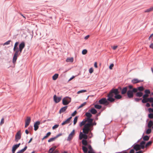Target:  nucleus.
<instances>
[{
    "mask_svg": "<svg viewBox=\"0 0 153 153\" xmlns=\"http://www.w3.org/2000/svg\"><path fill=\"white\" fill-rule=\"evenodd\" d=\"M120 91L121 95L125 96L128 92L127 87L126 86L122 88L119 86L117 88H113L110 91L107 95L108 100L110 102H114L115 99L119 100L121 99L122 96L119 94Z\"/></svg>",
    "mask_w": 153,
    "mask_h": 153,
    "instance_id": "1",
    "label": "nucleus"
},
{
    "mask_svg": "<svg viewBox=\"0 0 153 153\" xmlns=\"http://www.w3.org/2000/svg\"><path fill=\"white\" fill-rule=\"evenodd\" d=\"M93 130V128H89L84 126L83 128V132H80L79 139L82 140V139H87L88 137V134L89 131H91Z\"/></svg>",
    "mask_w": 153,
    "mask_h": 153,
    "instance_id": "2",
    "label": "nucleus"
},
{
    "mask_svg": "<svg viewBox=\"0 0 153 153\" xmlns=\"http://www.w3.org/2000/svg\"><path fill=\"white\" fill-rule=\"evenodd\" d=\"M71 101V99L69 97H64L62 100V104L64 105H68Z\"/></svg>",
    "mask_w": 153,
    "mask_h": 153,
    "instance_id": "3",
    "label": "nucleus"
},
{
    "mask_svg": "<svg viewBox=\"0 0 153 153\" xmlns=\"http://www.w3.org/2000/svg\"><path fill=\"white\" fill-rule=\"evenodd\" d=\"M94 120V118L90 117L86 119L87 123L84 125V126L86 127L89 128V127L91 126V125L92 124V123L93 122Z\"/></svg>",
    "mask_w": 153,
    "mask_h": 153,
    "instance_id": "4",
    "label": "nucleus"
},
{
    "mask_svg": "<svg viewBox=\"0 0 153 153\" xmlns=\"http://www.w3.org/2000/svg\"><path fill=\"white\" fill-rule=\"evenodd\" d=\"M127 98L129 99H131L134 96V94L131 91V90H128L126 94Z\"/></svg>",
    "mask_w": 153,
    "mask_h": 153,
    "instance_id": "5",
    "label": "nucleus"
},
{
    "mask_svg": "<svg viewBox=\"0 0 153 153\" xmlns=\"http://www.w3.org/2000/svg\"><path fill=\"white\" fill-rule=\"evenodd\" d=\"M21 132L20 131H19L17 132L15 135V140L16 142H18V141L21 139Z\"/></svg>",
    "mask_w": 153,
    "mask_h": 153,
    "instance_id": "6",
    "label": "nucleus"
},
{
    "mask_svg": "<svg viewBox=\"0 0 153 153\" xmlns=\"http://www.w3.org/2000/svg\"><path fill=\"white\" fill-rule=\"evenodd\" d=\"M75 130H73L72 131L69 135L67 138V140L68 141H70L73 138V137L74 135Z\"/></svg>",
    "mask_w": 153,
    "mask_h": 153,
    "instance_id": "7",
    "label": "nucleus"
},
{
    "mask_svg": "<svg viewBox=\"0 0 153 153\" xmlns=\"http://www.w3.org/2000/svg\"><path fill=\"white\" fill-rule=\"evenodd\" d=\"M133 147L136 151H137L140 149L139 144L137 143H134L131 147Z\"/></svg>",
    "mask_w": 153,
    "mask_h": 153,
    "instance_id": "8",
    "label": "nucleus"
},
{
    "mask_svg": "<svg viewBox=\"0 0 153 153\" xmlns=\"http://www.w3.org/2000/svg\"><path fill=\"white\" fill-rule=\"evenodd\" d=\"M53 99L55 102L57 103L61 101V97H57L56 95H54L53 96Z\"/></svg>",
    "mask_w": 153,
    "mask_h": 153,
    "instance_id": "9",
    "label": "nucleus"
},
{
    "mask_svg": "<svg viewBox=\"0 0 153 153\" xmlns=\"http://www.w3.org/2000/svg\"><path fill=\"white\" fill-rule=\"evenodd\" d=\"M31 121V118L29 117H27L25 120V128H27L29 125Z\"/></svg>",
    "mask_w": 153,
    "mask_h": 153,
    "instance_id": "10",
    "label": "nucleus"
},
{
    "mask_svg": "<svg viewBox=\"0 0 153 153\" xmlns=\"http://www.w3.org/2000/svg\"><path fill=\"white\" fill-rule=\"evenodd\" d=\"M40 124V122L39 121H36L34 124V130L37 131L39 128V125Z\"/></svg>",
    "mask_w": 153,
    "mask_h": 153,
    "instance_id": "11",
    "label": "nucleus"
},
{
    "mask_svg": "<svg viewBox=\"0 0 153 153\" xmlns=\"http://www.w3.org/2000/svg\"><path fill=\"white\" fill-rule=\"evenodd\" d=\"M107 102V100L105 98H102L98 101V103L100 104L104 105Z\"/></svg>",
    "mask_w": 153,
    "mask_h": 153,
    "instance_id": "12",
    "label": "nucleus"
},
{
    "mask_svg": "<svg viewBox=\"0 0 153 153\" xmlns=\"http://www.w3.org/2000/svg\"><path fill=\"white\" fill-rule=\"evenodd\" d=\"M20 145V143H19L18 144H16L14 145L12 149V153H15L16 149Z\"/></svg>",
    "mask_w": 153,
    "mask_h": 153,
    "instance_id": "13",
    "label": "nucleus"
},
{
    "mask_svg": "<svg viewBox=\"0 0 153 153\" xmlns=\"http://www.w3.org/2000/svg\"><path fill=\"white\" fill-rule=\"evenodd\" d=\"M144 133H143V134L142 138L143 139V141H144V142H146V141H148L150 138V136H148L147 135H146L144 136Z\"/></svg>",
    "mask_w": 153,
    "mask_h": 153,
    "instance_id": "14",
    "label": "nucleus"
},
{
    "mask_svg": "<svg viewBox=\"0 0 153 153\" xmlns=\"http://www.w3.org/2000/svg\"><path fill=\"white\" fill-rule=\"evenodd\" d=\"M146 142L142 141L140 143L139 145L140 149H144L145 148Z\"/></svg>",
    "mask_w": 153,
    "mask_h": 153,
    "instance_id": "15",
    "label": "nucleus"
},
{
    "mask_svg": "<svg viewBox=\"0 0 153 153\" xmlns=\"http://www.w3.org/2000/svg\"><path fill=\"white\" fill-rule=\"evenodd\" d=\"M85 115L86 117L85 118V119H87L91 117L92 116V114L90 112H89V110L88 112L85 113Z\"/></svg>",
    "mask_w": 153,
    "mask_h": 153,
    "instance_id": "16",
    "label": "nucleus"
},
{
    "mask_svg": "<svg viewBox=\"0 0 153 153\" xmlns=\"http://www.w3.org/2000/svg\"><path fill=\"white\" fill-rule=\"evenodd\" d=\"M72 118V117H70L69 118L67 119L65 121H63L62 123V125H64L70 122V120Z\"/></svg>",
    "mask_w": 153,
    "mask_h": 153,
    "instance_id": "17",
    "label": "nucleus"
},
{
    "mask_svg": "<svg viewBox=\"0 0 153 153\" xmlns=\"http://www.w3.org/2000/svg\"><path fill=\"white\" fill-rule=\"evenodd\" d=\"M89 112H90L91 113L93 114H95L97 112V110L94 108H92L89 110Z\"/></svg>",
    "mask_w": 153,
    "mask_h": 153,
    "instance_id": "18",
    "label": "nucleus"
},
{
    "mask_svg": "<svg viewBox=\"0 0 153 153\" xmlns=\"http://www.w3.org/2000/svg\"><path fill=\"white\" fill-rule=\"evenodd\" d=\"M68 107V106L65 105V106L61 108L59 111V113L61 114L62 113L64 112L66 110Z\"/></svg>",
    "mask_w": 153,
    "mask_h": 153,
    "instance_id": "19",
    "label": "nucleus"
},
{
    "mask_svg": "<svg viewBox=\"0 0 153 153\" xmlns=\"http://www.w3.org/2000/svg\"><path fill=\"white\" fill-rule=\"evenodd\" d=\"M143 93L142 92L138 91L135 94V96L137 97H142Z\"/></svg>",
    "mask_w": 153,
    "mask_h": 153,
    "instance_id": "20",
    "label": "nucleus"
},
{
    "mask_svg": "<svg viewBox=\"0 0 153 153\" xmlns=\"http://www.w3.org/2000/svg\"><path fill=\"white\" fill-rule=\"evenodd\" d=\"M25 46V42L22 41L19 45V48L23 49Z\"/></svg>",
    "mask_w": 153,
    "mask_h": 153,
    "instance_id": "21",
    "label": "nucleus"
},
{
    "mask_svg": "<svg viewBox=\"0 0 153 153\" xmlns=\"http://www.w3.org/2000/svg\"><path fill=\"white\" fill-rule=\"evenodd\" d=\"M19 44V42H16L14 44V48H13V50L14 51H15L16 50H17L19 48L18 47V45Z\"/></svg>",
    "mask_w": 153,
    "mask_h": 153,
    "instance_id": "22",
    "label": "nucleus"
},
{
    "mask_svg": "<svg viewBox=\"0 0 153 153\" xmlns=\"http://www.w3.org/2000/svg\"><path fill=\"white\" fill-rule=\"evenodd\" d=\"M153 126V121L151 120H150L148 122L147 125V126L149 128H151Z\"/></svg>",
    "mask_w": 153,
    "mask_h": 153,
    "instance_id": "23",
    "label": "nucleus"
},
{
    "mask_svg": "<svg viewBox=\"0 0 153 153\" xmlns=\"http://www.w3.org/2000/svg\"><path fill=\"white\" fill-rule=\"evenodd\" d=\"M17 57L18 56L13 55L12 59V62L14 64V65H15V64L16 63Z\"/></svg>",
    "mask_w": 153,
    "mask_h": 153,
    "instance_id": "24",
    "label": "nucleus"
},
{
    "mask_svg": "<svg viewBox=\"0 0 153 153\" xmlns=\"http://www.w3.org/2000/svg\"><path fill=\"white\" fill-rule=\"evenodd\" d=\"M86 122H87L86 119H85L83 120L81 122L79 123V126L81 127L83 125H85L86 124L85 123Z\"/></svg>",
    "mask_w": 153,
    "mask_h": 153,
    "instance_id": "25",
    "label": "nucleus"
},
{
    "mask_svg": "<svg viewBox=\"0 0 153 153\" xmlns=\"http://www.w3.org/2000/svg\"><path fill=\"white\" fill-rule=\"evenodd\" d=\"M153 141L152 140H150L147 142L145 144V148H147L148 146H150L152 143Z\"/></svg>",
    "mask_w": 153,
    "mask_h": 153,
    "instance_id": "26",
    "label": "nucleus"
},
{
    "mask_svg": "<svg viewBox=\"0 0 153 153\" xmlns=\"http://www.w3.org/2000/svg\"><path fill=\"white\" fill-rule=\"evenodd\" d=\"M137 90L139 91L142 92L145 89L144 88L142 85L137 87Z\"/></svg>",
    "mask_w": 153,
    "mask_h": 153,
    "instance_id": "27",
    "label": "nucleus"
},
{
    "mask_svg": "<svg viewBox=\"0 0 153 153\" xmlns=\"http://www.w3.org/2000/svg\"><path fill=\"white\" fill-rule=\"evenodd\" d=\"M82 149L84 153H87L88 152V149L85 146H82Z\"/></svg>",
    "mask_w": 153,
    "mask_h": 153,
    "instance_id": "28",
    "label": "nucleus"
},
{
    "mask_svg": "<svg viewBox=\"0 0 153 153\" xmlns=\"http://www.w3.org/2000/svg\"><path fill=\"white\" fill-rule=\"evenodd\" d=\"M139 80L137 78H134L131 81V82L134 84L138 83Z\"/></svg>",
    "mask_w": 153,
    "mask_h": 153,
    "instance_id": "29",
    "label": "nucleus"
},
{
    "mask_svg": "<svg viewBox=\"0 0 153 153\" xmlns=\"http://www.w3.org/2000/svg\"><path fill=\"white\" fill-rule=\"evenodd\" d=\"M73 60H74L73 58V57H71V58H67L66 59V61L67 62H73Z\"/></svg>",
    "mask_w": 153,
    "mask_h": 153,
    "instance_id": "30",
    "label": "nucleus"
},
{
    "mask_svg": "<svg viewBox=\"0 0 153 153\" xmlns=\"http://www.w3.org/2000/svg\"><path fill=\"white\" fill-rule=\"evenodd\" d=\"M87 139H82V145L86 146L88 144Z\"/></svg>",
    "mask_w": 153,
    "mask_h": 153,
    "instance_id": "31",
    "label": "nucleus"
},
{
    "mask_svg": "<svg viewBox=\"0 0 153 153\" xmlns=\"http://www.w3.org/2000/svg\"><path fill=\"white\" fill-rule=\"evenodd\" d=\"M59 76L57 74H55L52 76V79L53 80H55L57 79Z\"/></svg>",
    "mask_w": 153,
    "mask_h": 153,
    "instance_id": "32",
    "label": "nucleus"
},
{
    "mask_svg": "<svg viewBox=\"0 0 153 153\" xmlns=\"http://www.w3.org/2000/svg\"><path fill=\"white\" fill-rule=\"evenodd\" d=\"M94 107L95 108L98 109H100L102 107L101 105L97 104H95L94 105Z\"/></svg>",
    "mask_w": 153,
    "mask_h": 153,
    "instance_id": "33",
    "label": "nucleus"
},
{
    "mask_svg": "<svg viewBox=\"0 0 153 153\" xmlns=\"http://www.w3.org/2000/svg\"><path fill=\"white\" fill-rule=\"evenodd\" d=\"M152 132V129L151 128H149L146 129V134H150Z\"/></svg>",
    "mask_w": 153,
    "mask_h": 153,
    "instance_id": "34",
    "label": "nucleus"
},
{
    "mask_svg": "<svg viewBox=\"0 0 153 153\" xmlns=\"http://www.w3.org/2000/svg\"><path fill=\"white\" fill-rule=\"evenodd\" d=\"M148 97L145 98V99H143L142 100V102L143 103H145L148 102Z\"/></svg>",
    "mask_w": 153,
    "mask_h": 153,
    "instance_id": "35",
    "label": "nucleus"
},
{
    "mask_svg": "<svg viewBox=\"0 0 153 153\" xmlns=\"http://www.w3.org/2000/svg\"><path fill=\"white\" fill-rule=\"evenodd\" d=\"M153 10V7H151L150 8L147 9L144 11L145 13L149 12Z\"/></svg>",
    "mask_w": 153,
    "mask_h": 153,
    "instance_id": "36",
    "label": "nucleus"
},
{
    "mask_svg": "<svg viewBox=\"0 0 153 153\" xmlns=\"http://www.w3.org/2000/svg\"><path fill=\"white\" fill-rule=\"evenodd\" d=\"M97 125V123L94 121V122L92 123V124L91 125V126L89 127V128H93V126H96Z\"/></svg>",
    "mask_w": 153,
    "mask_h": 153,
    "instance_id": "37",
    "label": "nucleus"
},
{
    "mask_svg": "<svg viewBox=\"0 0 153 153\" xmlns=\"http://www.w3.org/2000/svg\"><path fill=\"white\" fill-rule=\"evenodd\" d=\"M144 93L149 95L151 93V91L149 89H146L144 91Z\"/></svg>",
    "mask_w": 153,
    "mask_h": 153,
    "instance_id": "38",
    "label": "nucleus"
},
{
    "mask_svg": "<svg viewBox=\"0 0 153 153\" xmlns=\"http://www.w3.org/2000/svg\"><path fill=\"white\" fill-rule=\"evenodd\" d=\"M131 91L134 94V93H136L137 92V88H133L132 90H131Z\"/></svg>",
    "mask_w": 153,
    "mask_h": 153,
    "instance_id": "39",
    "label": "nucleus"
},
{
    "mask_svg": "<svg viewBox=\"0 0 153 153\" xmlns=\"http://www.w3.org/2000/svg\"><path fill=\"white\" fill-rule=\"evenodd\" d=\"M87 92L86 90H82L78 91L77 92V94H79L82 93H83Z\"/></svg>",
    "mask_w": 153,
    "mask_h": 153,
    "instance_id": "40",
    "label": "nucleus"
},
{
    "mask_svg": "<svg viewBox=\"0 0 153 153\" xmlns=\"http://www.w3.org/2000/svg\"><path fill=\"white\" fill-rule=\"evenodd\" d=\"M148 102L152 103L153 102V97H148Z\"/></svg>",
    "mask_w": 153,
    "mask_h": 153,
    "instance_id": "41",
    "label": "nucleus"
},
{
    "mask_svg": "<svg viewBox=\"0 0 153 153\" xmlns=\"http://www.w3.org/2000/svg\"><path fill=\"white\" fill-rule=\"evenodd\" d=\"M51 134V133L50 132H48L46 134V135L44 137V138H47L49 136H50Z\"/></svg>",
    "mask_w": 153,
    "mask_h": 153,
    "instance_id": "42",
    "label": "nucleus"
},
{
    "mask_svg": "<svg viewBox=\"0 0 153 153\" xmlns=\"http://www.w3.org/2000/svg\"><path fill=\"white\" fill-rule=\"evenodd\" d=\"M148 117L150 119H153V113L149 114H148Z\"/></svg>",
    "mask_w": 153,
    "mask_h": 153,
    "instance_id": "43",
    "label": "nucleus"
},
{
    "mask_svg": "<svg viewBox=\"0 0 153 153\" xmlns=\"http://www.w3.org/2000/svg\"><path fill=\"white\" fill-rule=\"evenodd\" d=\"M86 103V102H85L81 104L77 108V110L84 106Z\"/></svg>",
    "mask_w": 153,
    "mask_h": 153,
    "instance_id": "44",
    "label": "nucleus"
},
{
    "mask_svg": "<svg viewBox=\"0 0 153 153\" xmlns=\"http://www.w3.org/2000/svg\"><path fill=\"white\" fill-rule=\"evenodd\" d=\"M87 50L86 49L83 50L82 51V54L83 55H85L87 53Z\"/></svg>",
    "mask_w": 153,
    "mask_h": 153,
    "instance_id": "45",
    "label": "nucleus"
},
{
    "mask_svg": "<svg viewBox=\"0 0 153 153\" xmlns=\"http://www.w3.org/2000/svg\"><path fill=\"white\" fill-rule=\"evenodd\" d=\"M55 139H56V138L55 137H53L51 138L50 139H49L48 140V142L50 143V142H51L52 141H54V140H55Z\"/></svg>",
    "mask_w": 153,
    "mask_h": 153,
    "instance_id": "46",
    "label": "nucleus"
},
{
    "mask_svg": "<svg viewBox=\"0 0 153 153\" xmlns=\"http://www.w3.org/2000/svg\"><path fill=\"white\" fill-rule=\"evenodd\" d=\"M127 87V88H129V90H132L133 88V86L131 85H128L126 86Z\"/></svg>",
    "mask_w": 153,
    "mask_h": 153,
    "instance_id": "47",
    "label": "nucleus"
},
{
    "mask_svg": "<svg viewBox=\"0 0 153 153\" xmlns=\"http://www.w3.org/2000/svg\"><path fill=\"white\" fill-rule=\"evenodd\" d=\"M15 51V52L13 55L18 56V55H19V53L18 51L17 50H16Z\"/></svg>",
    "mask_w": 153,
    "mask_h": 153,
    "instance_id": "48",
    "label": "nucleus"
},
{
    "mask_svg": "<svg viewBox=\"0 0 153 153\" xmlns=\"http://www.w3.org/2000/svg\"><path fill=\"white\" fill-rule=\"evenodd\" d=\"M149 96V95L145 93L144 94H143L142 98L143 99H145V98L148 97Z\"/></svg>",
    "mask_w": 153,
    "mask_h": 153,
    "instance_id": "49",
    "label": "nucleus"
},
{
    "mask_svg": "<svg viewBox=\"0 0 153 153\" xmlns=\"http://www.w3.org/2000/svg\"><path fill=\"white\" fill-rule=\"evenodd\" d=\"M11 41V40H9L8 41H7L6 42H5L3 44V45H9L10 44V42Z\"/></svg>",
    "mask_w": 153,
    "mask_h": 153,
    "instance_id": "50",
    "label": "nucleus"
},
{
    "mask_svg": "<svg viewBox=\"0 0 153 153\" xmlns=\"http://www.w3.org/2000/svg\"><path fill=\"white\" fill-rule=\"evenodd\" d=\"M135 150L133 148L132 149L130 150L129 152L128 153H135Z\"/></svg>",
    "mask_w": 153,
    "mask_h": 153,
    "instance_id": "51",
    "label": "nucleus"
},
{
    "mask_svg": "<svg viewBox=\"0 0 153 153\" xmlns=\"http://www.w3.org/2000/svg\"><path fill=\"white\" fill-rule=\"evenodd\" d=\"M134 100L137 102H139L140 100H142V98H136L134 99Z\"/></svg>",
    "mask_w": 153,
    "mask_h": 153,
    "instance_id": "52",
    "label": "nucleus"
},
{
    "mask_svg": "<svg viewBox=\"0 0 153 153\" xmlns=\"http://www.w3.org/2000/svg\"><path fill=\"white\" fill-rule=\"evenodd\" d=\"M59 126L58 124H55L52 127V129H55L56 128H57Z\"/></svg>",
    "mask_w": 153,
    "mask_h": 153,
    "instance_id": "53",
    "label": "nucleus"
},
{
    "mask_svg": "<svg viewBox=\"0 0 153 153\" xmlns=\"http://www.w3.org/2000/svg\"><path fill=\"white\" fill-rule=\"evenodd\" d=\"M148 111L150 113H153V109L151 108H149L148 109Z\"/></svg>",
    "mask_w": 153,
    "mask_h": 153,
    "instance_id": "54",
    "label": "nucleus"
},
{
    "mask_svg": "<svg viewBox=\"0 0 153 153\" xmlns=\"http://www.w3.org/2000/svg\"><path fill=\"white\" fill-rule=\"evenodd\" d=\"M76 114V110H75L71 114V117L74 116Z\"/></svg>",
    "mask_w": 153,
    "mask_h": 153,
    "instance_id": "55",
    "label": "nucleus"
},
{
    "mask_svg": "<svg viewBox=\"0 0 153 153\" xmlns=\"http://www.w3.org/2000/svg\"><path fill=\"white\" fill-rule=\"evenodd\" d=\"M107 102H106V103L105 104H104V105H105V106H108L109 107H110L111 106V105H109V103L108 102V101H109L108 100V99H107Z\"/></svg>",
    "mask_w": 153,
    "mask_h": 153,
    "instance_id": "56",
    "label": "nucleus"
},
{
    "mask_svg": "<svg viewBox=\"0 0 153 153\" xmlns=\"http://www.w3.org/2000/svg\"><path fill=\"white\" fill-rule=\"evenodd\" d=\"M4 118L3 117L2 118L1 121V122L0 123V125L1 126L4 123Z\"/></svg>",
    "mask_w": 153,
    "mask_h": 153,
    "instance_id": "57",
    "label": "nucleus"
},
{
    "mask_svg": "<svg viewBox=\"0 0 153 153\" xmlns=\"http://www.w3.org/2000/svg\"><path fill=\"white\" fill-rule=\"evenodd\" d=\"M86 146H88V149H89V150H93L92 147L90 145L87 144V145Z\"/></svg>",
    "mask_w": 153,
    "mask_h": 153,
    "instance_id": "58",
    "label": "nucleus"
},
{
    "mask_svg": "<svg viewBox=\"0 0 153 153\" xmlns=\"http://www.w3.org/2000/svg\"><path fill=\"white\" fill-rule=\"evenodd\" d=\"M93 69L92 68H90L89 70V73L91 74L93 72Z\"/></svg>",
    "mask_w": 153,
    "mask_h": 153,
    "instance_id": "59",
    "label": "nucleus"
},
{
    "mask_svg": "<svg viewBox=\"0 0 153 153\" xmlns=\"http://www.w3.org/2000/svg\"><path fill=\"white\" fill-rule=\"evenodd\" d=\"M90 133L88 136V137L89 138H91L93 137V134L91 132V131H90Z\"/></svg>",
    "mask_w": 153,
    "mask_h": 153,
    "instance_id": "60",
    "label": "nucleus"
},
{
    "mask_svg": "<svg viewBox=\"0 0 153 153\" xmlns=\"http://www.w3.org/2000/svg\"><path fill=\"white\" fill-rule=\"evenodd\" d=\"M114 65L113 63L111 64L109 66V68L110 70H111L112 69L113 67H114Z\"/></svg>",
    "mask_w": 153,
    "mask_h": 153,
    "instance_id": "61",
    "label": "nucleus"
},
{
    "mask_svg": "<svg viewBox=\"0 0 153 153\" xmlns=\"http://www.w3.org/2000/svg\"><path fill=\"white\" fill-rule=\"evenodd\" d=\"M24 152V151L22 149L19 151L17 152L16 153H23Z\"/></svg>",
    "mask_w": 153,
    "mask_h": 153,
    "instance_id": "62",
    "label": "nucleus"
},
{
    "mask_svg": "<svg viewBox=\"0 0 153 153\" xmlns=\"http://www.w3.org/2000/svg\"><path fill=\"white\" fill-rule=\"evenodd\" d=\"M48 153H53V151L52 149V148H50L48 152Z\"/></svg>",
    "mask_w": 153,
    "mask_h": 153,
    "instance_id": "63",
    "label": "nucleus"
},
{
    "mask_svg": "<svg viewBox=\"0 0 153 153\" xmlns=\"http://www.w3.org/2000/svg\"><path fill=\"white\" fill-rule=\"evenodd\" d=\"M138 151H136L135 153H143L144 152L143 150H138Z\"/></svg>",
    "mask_w": 153,
    "mask_h": 153,
    "instance_id": "64",
    "label": "nucleus"
}]
</instances>
